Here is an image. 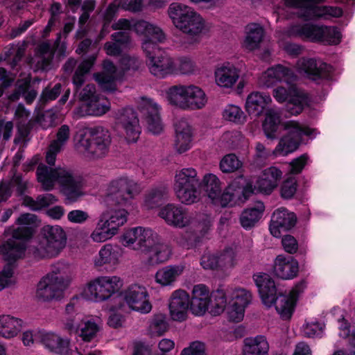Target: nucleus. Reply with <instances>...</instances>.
<instances>
[{"label":"nucleus","instance_id":"1","mask_svg":"<svg viewBox=\"0 0 355 355\" xmlns=\"http://www.w3.org/2000/svg\"><path fill=\"white\" fill-rule=\"evenodd\" d=\"M136 27L138 31L143 29L144 38L141 47L150 73L159 78L172 74L175 69L174 62L166 51L159 47V44L165 40L163 31L144 21L138 22Z\"/></svg>","mask_w":355,"mask_h":355},{"label":"nucleus","instance_id":"2","mask_svg":"<svg viewBox=\"0 0 355 355\" xmlns=\"http://www.w3.org/2000/svg\"><path fill=\"white\" fill-rule=\"evenodd\" d=\"M263 304L268 307L275 305L277 312L284 320L291 318L295 311L300 294L305 287V282L301 281L292 288L288 295L277 292L274 279L267 273H257L253 275Z\"/></svg>","mask_w":355,"mask_h":355},{"label":"nucleus","instance_id":"3","mask_svg":"<svg viewBox=\"0 0 355 355\" xmlns=\"http://www.w3.org/2000/svg\"><path fill=\"white\" fill-rule=\"evenodd\" d=\"M156 238L157 235L154 236L151 229L136 227L124 232L122 236V243L125 246L136 243L133 249L144 252L146 263L154 266L167 261L171 254L169 246L156 241Z\"/></svg>","mask_w":355,"mask_h":355},{"label":"nucleus","instance_id":"4","mask_svg":"<svg viewBox=\"0 0 355 355\" xmlns=\"http://www.w3.org/2000/svg\"><path fill=\"white\" fill-rule=\"evenodd\" d=\"M17 223L21 227L14 230L12 238L0 245V253L8 262L15 261L23 257L26 250L25 241L31 237L34 228L39 225L40 221L35 214L26 213L21 214Z\"/></svg>","mask_w":355,"mask_h":355},{"label":"nucleus","instance_id":"5","mask_svg":"<svg viewBox=\"0 0 355 355\" xmlns=\"http://www.w3.org/2000/svg\"><path fill=\"white\" fill-rule=\"evenodd\" d=\"M76 146L85 157L98 159L105 157L110 150L112 142L109 130L102 126L88 129V135L80 132L76 136Z\"/></svg>","mask_w":355,"mask_h":355},{"label":"nucleus","instance_id":"6","mask_svg":"<svg viewBox=\"0 0 355 355\" xmlns=\"http://www.w3.org/2000/svg\"><path fill=\"white\" fill-rule=\"evenodd\" d=\"M168 13L175 26L190 36L198 35L205 28V20L201 15L184 4L171 3Z\"/></svg>","mask_w":355,"mask_h":355},{"label":"nucleus","instance_id":"7","mask_svg":"<svg viewBox=\"0 0 355 355\" xmlns=\"http://www.w3.org/2000/svg\"><path fill=\"white\" fill-rule=\"evenodd\" d=\"M293 76V71L282 64H277L268 68L261 78V83L266 87H272L278 83L284 82L286 87L277 86L273 90V96L279 103L287 102L291 95L296 93L298 89L294 84H291L289 80Z\"/></svg>","mask_w":355,"mask_h":355},{"label":"nucleus","instance_id":"8","mask_svg":"<svg viewBox=\"0 0 355 355\" xmlns=\"http://www.w3.org/2000/svg\"><path fill=\"white\" fill-rule=\"evenodd\" d=\"M60 186V191L67 200L76 202L83 196V182L80 178L74 176L61 168H53L46 166V191H50L54 182Z\"/></svg>","mask_w":355,"mask_h":355},{"label":"nucleus","instance_id":"9","mask_svg":"<svg viewBox=\"0 0 355 355\" xmlns=\"http://www.w3.org/2000/svg\"><path fill=\"white\" fill-rule=\"evenodd\" d=\"M166 98L170 104L182 110H197L207 103L205 92L194 85H175L168 89Z\"/></svg>","mask_w":355,"mask_h":355},{"label":"nucleus","instance_id":"10","mask_svg":"<svg viewBox=\"0 0 355 355\" xmlns=\"http://www.w3.org/2000/svg\"><path fill=\"white\" fill-rule=\"evenodd\" d=\"M200 189L203 190L202 181L200 182L194 168H182L176 174L174 191L182 203L191 205L196 202L199 198Z\"/></svg>","mask_w":355,"mask_h":355},{"label":"nucleus","instance_id":"11","mask_svg":"<svg viewBox=\"0 0 355 355\" xmlns=\"http://www.w3.org/2000/svg\"><path fill=\"white\" fill-rule=\"evenodd\" d=\"M284 128L288 132L280 139L275 149V154L282 156H286L298 149L303 141V136H311L314 131L309 127L302 126L295 121L285 122Z\"/></svg>","mask_w":355,"mask_h":355},{"label":"nucleus","instance_id":"12","mask_svg":"<svg viewBox=\"0 0 355 355\" xmlns=\"http://www.w3.org/2000/svg\"><path fill=\"white\" fill-rule=\"evenodd\" d=\"M325 0H285L286 6L300 8L304 10V17L306 19H318L326 16L339 17L343 10L338 7L318 6Z\"/></svg>","mask_w":355,"mask_h":355},{"label":"nucleus","instance_id":"13","mask_svg":"<svg viewBox=\"0 0 355 355\" xmlns=\"http://www.w3.org/2000/svg\"><path fill=\"white\" fill-rule=\"evenodd\" d=\"M137 184L127 177L112 180L107 189L105 200L112 205H126L134 198Z\"/></svg>","mask_w":355,"mask_h":355},{"label":"nucleus","instance_id":"14","mask_svg":"<svg viewBox=\"0 0 355 355\" xmlns=\"http://www.w3.org/2000/svg\"><path fill=\"white\" fill-rule=\"evenodd\" d=\"M123 295L130 309L142 314L148 313L152 310L150 296L145 286L130 285L124 291Z\"/></svg>","mask_w":355,"mask_h":355},{"label":"nucleus","instance_id":"15","mask_svg":"<svg viewBox=\"0 0 355 355\" xmlns=\"http://www.w3.org/2000/svg\"><path fill=\"white\" fill-rule=\"evenodd\" d=\"M122 286V282L116 276L101 277L88 284V291L94 296L95 301L102 302L109 299L117 293Z\"/></svg>","mask_w":355,"mask_h":355},{"label":"nucleus","instance_id":"16","mask_svg":"<svg viewBox=\"0 0 355 355\" xmlns=\"http://www.w3.org/2000/svg\"><path fill=\"white\" fill-rule=\"evenodd\" d=\"M202 187L208 197L215 203H219L223 207L234 203V194L227 190L222 192L220 182L216 175L212 173L205 175L202 179Z\"/></svg>","mask_w":355,"mask_h":355},{"label":"nucleus","instance_id":"17","mask_svg":"<svg viewBox=\"0 0 355 355\" xmlns=\"http://www.w3.org/2000/svg\"><path fill=\"white\" fill-rule=\"evenodd\" d=\"M138 110L147 125L148 130L154 135L159 134L162 129L160 107L151 98L141 97L138 103Z\"/></svg>","mask_w":355,"mask_h":355},{"label":"nucleus","instance_id":"18","mask_svg":"<svg viewBox=\"0 0 355 355\" xmlns=\"http://www.w3.org/2000/svg\"><path fill=\"white\" fill-rule=\"evenodd\" d=\"M115 119L125 130L128 139L136 142L141 133L137 112L131 107H123L116 112Z\"/></svg>","mask_w":355,"mask_h":355},{"label":"nucleus","instance_id":"19","mask_svg":"<svg viewBox=\"0 0 355 355\" xmlns=\"http://www.w3.org/2000/svg\"><path fill=\"white\" fill-rule=\"evenodd\" d=\"M66 242V234L60 226L46 225V258L57 256Z\"/></svg>","mask_w":355,"mask_h":355},{"label":"nucleus","instance_id":"20","mask_svg":"<svg viewBox=\"0 0 355 355\" xmlns=\"http://www.w3.org/2000/svg\"><path fill=\"white\" fill-rule=\"evenodd\" d=\"M301 69L309 79L314 81L329 80L332 76V67L315 58L303 59Z\"/></svg>","mask_w":355,"mask_h":355},{"label":"nucleus","instance_id":"21","mask_svg":"<svg viewBox=\"0 0 355 355\" xmlns=\"http://www.w3.org/2000/svg\"><path fill=\"white\" fill-rule=\"evenodd\" d=\"M190 309V296L184 290L174 291L169 302V311L173 320L182 322L187 318V311Z\"/></svg>","mask_w":355,"mask_h":355},{"label":"nucleus","instance_id":"22","mask_svg":"<svg viewBox=\"0 0 355 355\" xmlns=\"http://www.w3.org/2000/svg\"><path fill=\"white\" fill-rule=\"evenodd\" d=\"M159 216L173 227H184L189 223L186 209L179 205L167 204L160 209Z\"/></svg>","mask_w":355,"mask_h":355},{"label":"nucleus","instance_id":"23","mask_svg":"<svg viewBox=\"0 0 355 355\" xmlns=\"http://www.w3.org/2000/svg\"><path fill=\"white\" fill-rule=\"evenodd\" d=\"M324 26H319L313 24H295L288 30L291 37H297L308 39L311 42H322L324 40Z\"/></svg>","mask_w":355,"mask_h":355},{"label":"nucleus","instance_id":"24","mask_svg":"<svg viewBox=\"0 0 355 355\" xmlns=\"http://www.w3.org/2000/svg\"><path fill=\"white\" fill-rule=\"evenodd\" d=\"M252 295L249 291L242 288L234 290L232 311L229 313L231 320L239 322L243 320L245 309L250 303Z\"/></svg>","mask_w":355,"mask_h":355},{"label":"nucleus","instance_id":"25","mask_svg":"<svg viewBox=\"0 0 355 355\" xmlns=\"http://www.w3.org/2000/svg\"><path fill=\"white\" fill-rule=\"evenodd\" d=\"M298 272V261L293 257H285L279 255L275 259L274 272L278 277L282 279H291L297 275Z\"/></svg>","mask_w":355,"mask_h":355},{"label":"nucleus","instance_id":"26","mask_svg":"<svg viewBox=\"0 0 355 355\" xmlns=\"http://www.w3.org/2000/svg\"><path fill=\"white\" fill-rule=\"evenodd\" d=\"M53 275L46 274V281H51V284L46 282V302L53 300H60L64 297V291L68 284L62 276H58V269L52 270Z\"/></svg>","mask_w":355,"mask_h":355},{"label":"nucleus","instance_id":"27","mask_svg":"<svg viewBox=\"0 0 355 355\" xmlns=\"http://www.w3.org/2000/svg\"><path fill=\"white\" fill-rule=\"evenodd\" d=\"M233 257L230 251L220 253H205L200 259V265L205 270H220L230 266Z\"/></svg>","mask_w":355,"mask_h":355},{"label":"nucleus","instance_id":"28","mask_svg":"<svg viewBox=\"0 0 355 355\" xmlns=\"http://www.w3.org/2000/svg\"><path fill=\"white\" fill-rule=\"evenodd\" d=\"M80 98L87 103V112L89 115L101 116L109 110L108 107L101 105L93 86L86 85L80 94Z\"/></svg>","mask_w":355,"mask_h":355},{"label":"nucleus","instance_id":"29","mask_svg":"<svg viewBox=\"0 0 355 355\" xmlns=\"http://www.w3.org/2000/svg\"><path fill=\"white\" fill-rule=\"evenodd\" d=\"M269 94L263 92H254L248 95L245 102V110L250 115L259 116L271 103Z\"/></svg>","mask_w":355,"mask_h":355},{"label":"nucleus","instance_id":"30","mask_svg":"<svg viewBox=\"0 0 355 355\" xmlns=\"http://www.w3.org/2000/svg\"><path fill=\"white\" fill-rule=\"evenodd\" d=\"M175 146L179 153H183L191 148L193 132L191 126L185 121H180L175 125Z\"/></svg>","mask_w":355,"mask_h":355},{"label":"nucleus","instance_id":"31","mask_svg":"<svg viewBox=\"0 0 355 355\" xmlns=\"http://www.w3.org/2000/svg\"><path fill=\"white\" fill-rule=\"evenodd\" d=\"M265 205L261 201H257L255 204L245 209L240 216L241 225L246 230L254 227L263 216Z\"/></svg>","mask_w":355,"mask_h":355},{"label":"nucleus","instance_id":"32","mask_svg":"<svg viewBox=\"0 0 355 355\" xmlns=\"http://www.w3.org/2000/svg\"><path fill=\"white\" fill-rule=\"evenodd\" d=\"M239 73L236 68L227 63L217 69L215 71L216 82L218 85L224 87H231L237 81Z\"/></svg>","mask_w":355,"mask_h":355},{"label":"nucleus","instance_id":"33","mask_svg":"<svg viewBox=\"0 0 355 355\" xmlns=\"http://www.w3.org/2000/svg\"><path fill=\"white\" fill-rule=\"evenodd\" d=\"M23 322L21 319L10 315L0 316V336L6 338L16 336L21 330Z\"/></svg>","mask_w":355,"mask_h":355},{"label":"nucleus","instance_id":"34","mask_svg":"<svg viewBox=\"0 0 355 355\" xmlns=\"http://www.w3.org/2000/svg\"><path fill=\"white\" fill-rule=\"evenodd\" d=\"M281 122V116L277 112L272 109L266 110L262 126L263 132L268 139H274L277 137V132Z\"/></svg>","mask_w":355,"mask_h":355},{"label":"nucleus","instance_id":"35","mask_svg":"<svg viewBox=\"0 0 355 355\" xmlns=\"http://www.w3.org/2000/svg\"><path fill=\"white\" fill-rule=\"evenodd\" d=\"M62 34L58 33L53 44L46 40V69L51 64L53 57L60 61L65 57L67 46L65 42H61Z\"/></svg>","mask_w":355,"mask_h":355},{"label":"nucleus","instance_id":"36","mask_svg":"<svg viewBox=\"0 0 355 355\" xmlns=\"http://www.w3.org/2000/svg\"><path fill=\"white\" fill-rule=\"evenodd\" d=\"M69 340L64 339L59 336L46 332V348L53 354L58 355H69Z\"/></svg>","mask_w":355,"mask_h":355},{"label":"nucleus","instance_id":"37","mask_svg":"<svg viewBox=\"0 0 355 355\" xmlns=\"http://www.w3.org/2000/svg\"><path fill=\"white\" fill-rule=\"evenodd\" d=\"M247 35L244 46L248 50H254L259 46L264 37V29L259 24H250L246 27Z\"/></svg>","mask_w":355,"mask_h":355},{"label":"nucleus","instance_id":"38","mask_svg":"<svg viewBox=\"0 0 355 355\" xmlns=\"http://www.w3.org/2000/svg\"><path fill=\"white\" fill-rule=\"evenodd\" d=\"M269 346L263 336L245 339L243 355H268Z\"/></svg>","mask_w":355,"mask_h":355},{"label":"nucleus","instance_id":"39","mask_svg":"<svg viewBox=\"0 0 355 355\" xmlns=\"http://www.w3.org/2000/svg\"><path fill=\"white\" fill-rule=\"evenodd\" d=\"M308 105L309 98L307 95L297 90L288 98L286 103V110L291 115L297 116L302 113Z\"/></svg>","mask_w":355,"mask_h":355},{"label":"nucleus","instance_id":"40","mask_svg":"<svg viewBox=\"0 0 355 355\" xmlns=\"http://www.w3.org/2000/svg\"><path fill=\"white\" fill-rule=\"evenodd\" d=\"M183 269L179 266H168L159 270L155 274L157 283L163 286L170 285L182 274Z\"/></svg>","mask_w":355,"mask_h":355},{"label":"nucleus","instance_id":"41","mask_svg":"<svg viewBox=\"0 0 355 355\" xmlns=\"http://www.w3.org/2000/svg\"><path fill=\"white\" fill-rule=\"evenodd\" d=\"M276 224L284 231H288L295 227L297 223L296 215L286 209H277L272 215Z\"/></svg>","mask_w":355,"mask_h":355},{"label":"nucleus","instance_id":"42","mask_svg":"<svg viewBox=\"0 0 355 355\" xmlns=\"http://www.w3.org/2000/svg\"><path fill=\"white\" fill-rule=\"evenodd\" d=\"M103 224L109 227L116 234H117L118 229L120 226L124 225L127 220L126 215L123 211H116L111 215L107 214H103L100 218Z\"/></svg>","mask_w":355,"mask_h":355},{"label":"nucleus","instance_id":"43","mask_svg":"<svg viewBox=\"0 0 355 355\" xmlns=\"http://www.w3.org/2000/svg\"><path fill=\"white\" fill-rule=\"evenodd\" d=\"M117 260L118 252L112 245L106 244L100 250L94 263L96 266H102L107 263L115 264Z\"/></svg>","mask_w":355,"mask_h":355},{"label":"nucleus","instance_id":"44","mask_svg":"<svg viewBox=\"0 0 355 355\" xmlns=\"http://www.w3.org/2000/svg\"><path fill=\"white\" fill-rule=\"evenodd\" d=\"M209 297L211 300L209 304L211 306V313L214 315H220L223 312L227 304L225 293L223 289L218 288L210 294Z\"/></svg>","mask_w":355,"mask_h":355},{"label":"nucleus","instance_id":"45","mask_svg":"<svg viewBox=\"0 0 355 355\" xmlns=\"http://www.w3.org/2000/svg\"><path fill=\"white\" fill-rule=\"evenodd\" d=\"M231 186L241 189V195L245 201L248 200L251 196L257 193V186L253 184L252 180L246 179L243 176H239L234 179Z\"/></svg>","mask_w":355,"mask_h":355},{"label":"nucleus","instance_id":"46","mask_svg":"<svg viewBox=\"0 0 355 355\" xmlns=\"http://www.w3.org/2000/svg\"><path fill=\"white\" fill-rule=\"evenodd\" d=\"M168 329V324L164 315L156 314L153 316L149 324V332L152 336H161Z\"/></svg>","mask_w":355,"mask_h":355},{"label":"nucleus","instance_id":"47","mask_svg":"<svg viewBox=\"0 0 355 355\" xmlns=\"http://www.w3.org/2000/svg\"><path fill=\"white\" fill-rule=\"evenodd\" d=\"M166 195V190L162 187L152 189L145 197V205L148 209H154L161 205Z\"/></svg>","mask_w":355,"mask_h":355},{"label":"nucleus","instance_id":"48","mask_svg":"<svg viewBox=\"0 0 355 355\" xmlns=\"http://www.w3.org/2000/svg\"><path fill=\"white\" fill-rule=\"evenodd\" d=\"M37 164L38 166L36 173L37 178L42 187H44V165L41 162V157L40 155H35L31 158V159L27 161L23 166L24 170L26 171H31Z\"/></svg>","mask_w":355,"mask_h":355},{"label":"nucleus","instance_id":"49","mask_svg":"<svg viewBox=\"0 0 355 355\" xmlns=\"http://www.w3.org/2000/svg\"><path fill=\"white\" fill-rule=\"evenodd\" d=\"M102 222L98 220L96 227L91 234V238L94 242H104L116 234Z\"/></svg>","mask_w":355,"mask_h":355},{"label":"nucleus","instance_id":"50","mask_svg":"<svg viewBox=\"0 0 355 355\" xmlns=\"http://www.w3.org/2000/svg\"><path fill=\"white\" fill-rule=\"evenodd\" d=\"M223 117L230 121L235 123H243L245 121V116L240 107L234 105H227L223 111Z\"/></svg>","mask_w":355,"mask_h":355},{"label":"nucleus","instance_id":"51","mask_svg":"<svg viewBox=\"0 0 355 355\" xmlns=\"http://www.w3.org/2000/svg\"><path fill=\"white\" fill-rule=\"evenodd\" d=\"M241 166V162L234 154L226 155L220 162V168L223 173H225L234 172Z\"/></svg>","mask_w":355,"mask_h":355},{"label":"nucleus","instance_id":"52","mask_svg":"<svg viewBox=\"0 0 355 355\" xmlns=\"http://www.w3.org/2000/svg\"><path fill=\"white\" fill-rule=\"evenodd\" d=\"M297 181L295 177L291 176L284 180L280 187V195L284 199H291L297 189Z\"/></svg>","mask_w":355,"mask_h":355},{"label":"nucleus","instance_id":"53","mask_svg":"<svg viewBox=\"0 0 355 355\" xmlns=\"http://www.w3.org/2000/svg\"><path fill=\"white\" fill-rule=\"evenodd\" d=\"M94 80L104 91L113 92L116 89L114 76L106 73H96Z\"/></svg>","mask_w":355,"mask_h":355},{"label":"nucleus","instance_id":"54","mask_svg":"<svg viewBox=\"0 0 355 355\" xmlns=\"http://www.w3.org/2000/svg\"><path fill=\"white\" fill-rule=\"evenodd\" d=\"M210 297H191L190 310L196 315H202L208 310Z\"/></svg>","mask_w":355,"mask_h":355},{"label":"nucleus","instance_id":"55","mask_svg":"<svg viewBox=\"0 0 355 355\" xmlns=\"http://www.w3.org/2000/svg\"><path fill=\"white\" fill-rule=\"evenodd\" d=\"M17 279L14 276L13 267L8 263L0 272V291L5 288L15 285Z\"/></svg>","mask_w":355,"mask_h":355},{"label":"nucleus","instance_id":"56","mask_svg":"<svg viewBox=\"0 0 355 355\" xmlns=\"http://www.w3.org/2000/svg\"><path fill=\"white\" fill-rule=\"evenodd\" d=\"M324 40L322 42L329 45H337L340 43L342 35L336 26H324Z\"/></svg>","mask_w":355,"mask_h":355},{"label":"nucleus","instance_id":"57","mask_svg":"<svg viewBox=\"0 0 355 355\" xmlns=\"http://www.w3.org/2000/svg\"><path fill=\"white\" fill-rule=\"evenodd\" d=\"M70 137V129L69 125H62L56 134V139L51 141V147L57 150H61L64 144Z\"/></svg>","mask_w":355,"mask_h":355},{"label":"nucleus","instance_id":"58","mask_svg":"<svg viewBox=\"0 0 355 355\" xmlns=\"http://www.w3.org/2000/svg\"><path fill=\"white\" fill-rule=\"evenodd\" d=\"M98 329V325L94 322L87 321L80 329V336L84 341L89 342L96 336Z\"/></svg>","mask_w":355,"mask_h":355},{"label":"nucleus","instance_id":"59","mask_svg":"<svg viewBox=\"0 0 355 355\" xmlns=\"http://www.w3.org/2000/svg\"><path fill=\"white\" fill-rule=\"evenodd\" d=\"M309 156L306 153L293 159L289 164V173L292 175H297L302 173L307 164Z\"/></svg>","mask_w":355,"mask_h":355},{"label":"nucleus","instance_id":"60","mask_svg":"<svg viewBox=\"0 0 355 355\" xmlns=\"http://www.w3.org/2000/svg\"><path fill=\"white\" fill-rule=\"evenodd\" d=\"M257 193L269 195L277 187V184L270 180L268 178L263 177L257 181Z\"/></svg>","mask_w":355,"mask_h":355},{"label":"nucleus","instance_id":"61","mask_svg":"<svg viewBox=\"0 0 355 355\" xmlns=\"http://www.w3.org/2000/svg\"><path fill=\"white\" fill-rule=\"evenodd\" d=\"M22 205L29 207L33 211H37L44 207V196H40L37 200H34L30 196H24Z\"/></svg>","mask_w":355,"mask_h":355},{"label":"nucleus","instance_id":"62","mask_svg":"<svg viewBox=\"0 0 355 355\" xmlns=\"http://www.w3.org/2000/svg\"><path fill=\"white\" fill-rule=\"evenodd\" d=\"M282 244L284 250L289 254H294L298 250V242L291 235H285L282 239Z\"/></svg>","mask_w":355,"mask_h":355},{"label":"nucleus","instance_id":"63","mask_svg":"<svg viewBox=\"0 0 355 355\" xmlns=\"http://www.w3.org/2000/svg\"><path fill=\"white\" fill-rule=\"evenodd\" d=\"M180 355H205V345L199 341L193 342L182 351Z\"/></svg>","mask_w":355,"mask_h":355},{"label":"nucleus","instance_id":"64","mask_svg":"<svg viewBox=\"0 0 355 355\" xmlns=\"http://www.w3.org/2000/svg\"><path fill=\"white\" fill-rule=\"evenodd\" d=\"M89 218L87 212L80 210L74 209L70 211L67 214V219L69 222L77 224H83Z\"/></svg>","mask_w":355,"mask_h":355}]
</instances>
